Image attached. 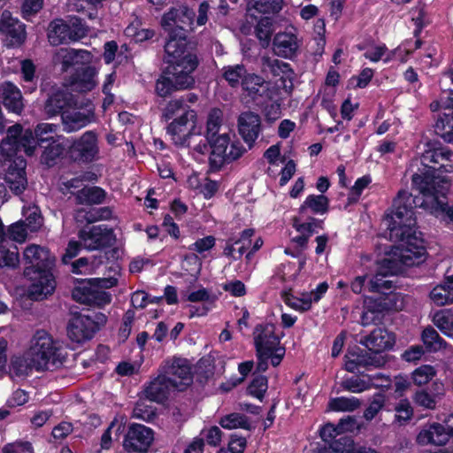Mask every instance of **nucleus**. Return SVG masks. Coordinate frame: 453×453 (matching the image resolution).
<instances>
[{"instance_id": "f257e3e1", "label": "nucleus", "mask_w": 453, "mask_h": 453, "mask_svg": "<svg viewBox=\"0 0 453 453\" xmlns=\"http://www.w3.org/2000/svg\"><path fill=\"white\" fill-rule=\"evenodd\" d=\"M431 176L413 174L412 185L418 190L420 196L413 197L405 190L398 192L394 200L392 210L387 213L383 223L391 231V237L397 239L406 237L413 249L407 247V253L403 254L404 263L419 265L425 261L426 249L420 233L415 229L416 218L414 208L420 207L446 224L453 223V204L445 202V196L449 189V182L446 180L438 181Z\"/></svg>"}, {"instance_id": "f03ea898", "label": "nucleus", "mask_w": 453, "mask_h": 453, "mask_svg": "<svg viewBox=\"0 0 453 453\" xmlns=\"http://www.w3.org/2000/svg\"><path fill=\"white\" fill-rule=\"evenodd\" d=\"M41 144L35 134L30 129L22 130L21 126L14 125L7 130V136L0 144L2 168L4 171V180L15 194L22 193L27 184L25 168L26 160L17 156L22 148L27 156H32Z\"/></svg>"}, {"instance_id": "7ed1b4c3", "label": "nucleus", "mask_w": 453, "mask_h": 453, "mask_svg": "<svg viewBox=\"0 0 453 453\" xmlns=\"http://www.w3.org/2000/svg\"><path fill=\"white\" fill-rule=\"evenodd\" d=\"M169 76H160L155 85L158 96L166 97L176 90L190 88L195 84L192 75L198 65L196 52L188 50L183 39H172L165 45Z\"/></svg>"}, {"instance_id": "20e7f679", "label": "nucleus", "mask_w": 453, "mask_h": 453, "mask_svg": "<svg viewBox=\"0 0 453 453\" xmlns=\"http://www.w3.org/2000/svg\"><path fill=\"white\" fill-rule=\"evenodd\" d=\"M197 101L196 94L188 93L169 100L162 109L161 119L172 120L166 127V133L176 145L190 147L193 140L202 135L197 112L190 107Z\"/></svg>"}, {"instance_id": "39448f33", "label": "nucleus", "mask_w": 453, "mask_h": 453, "mask_svg": "<svg viewBox=\"0 0 453 453\" xmlns=\"http://www.w3.org/2000/svg\"><path fill=\"white\" fill-rule=\"evenodd\" d=\"M27 358L36 371L61 366L66 358L65 349L44 330H38L30 340Z\"/></svg>"}, {"instance_id": "423d86ee", "label": "nucleus", "mask_w": 453, "mask_h": 453, "mask_svg": "<svg viewBox=\"0 0 453 453\" xmlns=\"http://www.w3.org/2000/svg\"><path fill=\"white\" fill-rule=\"evenodd\" d=\"M24 259L37 269V276L28 288L30 297L34 300H40L52 294L56 282L49 269L55 262L54 257L47 249L32 244L24 250Z\"/></svg>"}, {"instance_id": "0eeeda50", "label": "nucleus", "mask_w": 453, "mask_h": 453, "mask_svg": "<svg viewBox=\"0 0 453 453\" xmlns=\"http://www.w3.org/2000/svg\"><path fill=\"white\" fill-rule=\"evenodd\" d=\"M253 336L257 371L265 372L269 360L272 365H279L285 356V348L280 344L283 332L273 324L258 325L255 327Z\"/></svg>"}, {"instance_id": "6e6552de", "label": "nucleus", "mask_w": 453, "mask_h": 453, "mask_svg": "<svg viewBox=\"0 0 453 453\" xmlns=\"http://www.w3.org/2000/svg\"><path fill=\"white\" fill-rule=\"evenodd\" d=\"M388 238L399 243L391 250L388 257L381 260L379 265V272L370 279L368 289L371 292L384 293L385 290H389L392 288V281L387 280V276L402 273L403 266L414 265L404 263L403 257H402L403 254L407 253L403 250H407L408 246L413 249V247L408 243V239L405 236L394 239L391 237L390 230H388Z\"/></svg>"}, {"instance_id": "1a4fd4ad", "label": "nucleus", "mask_w": 453, "mask_h": 453, "mask_svg": "<svg viewBox=\"0 0 453 453\" xmlns=\"http://www.w3.org/2000/svg\"><path fill=\"white\" fill-rule=\"evenodd\" d=\"M117 282L114 277L89 280L75 287L72 295L81 303L102 308L111 302V295L105 289L117 285Z\"/></svg>"}, {"instance_id": "9d476101", "label": "nucleus", "mask_w": 453, "mask_h": 453, "mask_svg": "<svg viewBox=\"0 0 453 453\" xmlns=\"http://www.w3.org/2000/svg\"><path fill=\"white\" fill-rule=\"evenodd\" d=\"M194 17V12L185 5L173 7L165 13L161 20V26L169 34L167 42H170L172 39H183L186 42V47L196 52L195 48L188 42L185 33L186 27H189L190 30L195 29Z\"/></svg>"}, {"instance_id": "9b49d317", "label": "nucleus", "mask_w": 453, "mask_h": 453, "mask_svg": "<svg viewBox=\"0 0 453 453\" xmlns=\"http://www.w3.org/2000/svg\"><path fill=\"white\" fill-rule=\"evenodd\" d=\"M210 162L215 167L238 159L246 151L239 141H231L228 134L217 136L212 142Z\"/></svg>"}, {"instance_id": "f8f14e48", "label": "nucleus", "mask_w": 453, "mask_h": 453, "mask_svg": "<svg viewBox=\"0 0 453 453\" xmlns=\"http://www.w3.org/2000/svg\"><path fill=\"white\" fill-rule=\"evenodd\" d=\"M422 164L426 169L425 173L418 174L434 178L436 180L435 187L438 188L440 180H446L448 182L449 180L445 177L436 175L435 173H453V153L446 150H427L422 156Z\"/></svg>"}, {"instance_id": "ddd939ff", "label": "nucleus", "mask_w": 453, "mask_h": 453, "mask_svg": "<svg viewBox=\"0 0 453 453\" xmlns=\"http://www.w3.org/2000/svg\"><path fill=\"white\" fill-rule=\"evenodd\" d=\"M159 372L166 378L174 389L182 391L192 382L191 367L186 359L173 357L165 360Z\"/></svg>"}, {"instance_id": "4468645a", "label": "nucleus", "mask_w": 453, "mask_h": 453, "mask_svg": "<svg viewBox=\"0 0 453 453\" xmlns=\"http://www.w3.org/2000/svg\"><path fill=\"white\" fill-rule=\"evenodd\" d=\"M452 415L445 419L444 424L434 422L422 427L417 436V442L421 446H443L453 437Z\"/></svg>"}, {"instance_id": "2eb2a0df", "label": "nucleus", "mask_w": 453, "mask_h": 453, "mask_svg": "<svg viewBox=\"0 0 453 453\" xmlns=\"http://www.w3.org/2000/svg\"><path fill=\"white\" fill-rule=\"evenodd\" d=\"M79 237L84 248L89 250L111 247L117 241L113 230L105 225L92 226L82 229Z\"/></svg>"}, {"instance_id": "dca6fc26", "label": "nucleus", "mask_w": 453, "mask_h": 453, "mask_svg": "<svg viewBox=\"0 0 453 453\" xmlns=\"http://www.w3.org/2000/svg\"><path fill=\"white\" fill-rule=\"evenodd\" d=\"M154 441V432L142 424H132L125 436L123 447L128 453H146Z\"/></svg>"}, {"instance_id": "f3484780", "label": "nucleus", "mask_w": 453, "mask_h": 453, "mask_svg": "<svg viewBox=\"0 0 453 453\" xmlns=\"http://www.w3.org/2000/svg\"><path fill=\"white\" fill-rule=\"evenodd\" d=\"M301 44L302 40L299 38L297 28L290 26L275 35L273 50L279 57L292 58L297 54Z\"/></svg>"}, {"instance_id": "a211bd4d", "label": "nucleus", "mask_w": 453, "mask_h": 453, "mask_svg": "<svg viewBox=\"0 0 453 453\" xmlns=\"http://www.w3.org/2000/svg\"><path fill=\"white\" fill-rule=\"evenodd\" d=\"M0 33L4 36L7 44L12 47L20 46L27 39L25 24L13 17L8 10H4L1 14Z\"/></svg>"}, {"instance_id": "6ab92c4d", "label": "nucleus", "mask_w": 453, "mask_h": 453, "mask_svg": "<svg viewBox=\"0 0 453 453\" xmlns=\"http://www.w3.org/2000/svg\"><path fill=\"white\" fill-rule=\"evenodd\" d=\"M72 157L75 160L91 162L95 160L99 152L97 135L93 131L85 132L79 139L69 142Z\"/></svg>"}, {"instance_id": "aec40b11", "label": "nucleus", "mask_w": 453, "mask_h": 453, "mask_svg": "<svg viewBox=\"0 0 453 453\" xmlns=\"http://www.w3.org/2000/svg\"><path fill=\"white\" fill-rule=\"evenodd\" d=\"M328 284L326 282L319 283L317 288L311 292L303 293L301 296H296L290 292H284L282 299L286 305L297 311H306L311 307L312 303H318L326 293Z\"/></svg>"}, {"instance_id": "412c9836", "label": "nucleus", "mask_w": 453, "mask_h": 453, "mask_svg": "<svg viewBox=\"0 0 453 453\" xmlns=\"http://www.w3.org/2000/svg\"><path fill=\"white\" fill-rule=\"evenodd\" d=\"M61 119L65 132H76L94 121V109L91 106H87L66 110L62 113Z\"/></svg>"}, {"instance_id": "4be33fe9", "label": "nucleus", "mask_w": 453, "mask_h": 453, "mask_svg": "<svg viewBox=\"0 0 453 453\" xmlns=\"http://www.w3.org/2000/svg\"><path fill=\"white\" fill-rule=\"evenodd\" d=\"M94 327L90 315L74 314L69 320L67 334L73 342L81 343L94 336Z\"/></svg>"}, {"instance_id": "5701e85b", "label": "nucleus", "mask_w": 453, "mask_h": 453, "mask_svg": "<svg viewBox=\"0 0 453 453\" xmlns=\"http://www.w3.org/2000/svg\"><path fill=\"white\" fill-rule=\"evenodd\" d=\"M262 70L265 73H270L273 76H280V81L283 85V89L287 94L292 90L293 72L289 64L271 57L262 58Z\"/></svg>"}, {"instance_id": "b1692460", "label": "nucleus", "mask_w": 453, "mask_h": 453, "mask_svg": "<svg viewBox=\"0 0 453 453\" xmlns=\"http://www.w3.org/2000/svg\"><path fill=\"white\" fill-rule=\"evenodd\" d=\"M91 59L92 56L89 51L72 48H60L53 57L54 64L61 65L63 71H66L73 65L88 64Z\"/></svg>"}, {"instance_id": "393cba45", "label": "nucleus", "mask_w": 453, "mask_h": 453, "mask_svg": "<svg viewBox=\"0 0 453 453\" xmlns=\"http://www.w3.org/2000/svg\"><path fill=\"white\" fill-rule=\"evenodd\" d=\"M361 343L371 351L379 353L390 349L393 347L395 336L384 328H376L361 340Z\"/></svg>"}, {"instance_id": "a878e982", "label": "nucleus", "mask_w": 453, "mask_h": 453, "mask_svg": "<svg viewBox=\"0 0 453 453\" xmlns=\"http://www.w3.org/2000/svg\"><path fill=\"white\" fill-rule=\"evenodd\" d=\"M390 384V380L380 373L376 374L372 378L364 380L357 377L346 379L342 381V387L351 393H362L374 387H388Z\"/></svg>"}, {"instance_id": "bb28decb", "label": "nucleus", "mask_w": 453, "mask_h": 453, "mask_svg": "<svg viewBox=\"0 0 453 453\" xmlns=\"http://www.w3.org/2000/svg\"><path fill=\"white\" fill-rule=\"evenodd\" d=\"M260 124V117L255 112L245 111L239 116V133L247 143L251 145L258 137Z\"/></svg>"}, {"instance_id": "cd10ccee", "label": "nucleus", "mask_w": 453, "mask_h": 453, "mask_svg": "<svg viewBox=\"0 0 453 453\" xmlns=\"http://www.w3.org/2000/svg\"><path fill=\"white\" fill-rule=\"evenodd\" d=\"M254 230H243L237 239H229L224 250V254L233 259L240 258L246 251L250 250Z\"/></svg>"}, {"instance_id": "c85d7f7f", "label": "nucleus", "mask_w": 453, "mask_h": 453, "mask_svg": "<svg viewBox=\"0 0 453 453\" xmlns=\"http://www.w3.org/2000/svg\"><path fill=\"white\" fill-rule=\"evenodd\" d=\"M97 72L94 67L86 66L78 69L72 76L70 84L79 92L91 91L97 85Z\"/></svg>"}, {"instance_id": "c756f323", "label": "nucleus", "mask_w": 453, "mask_h": 453, "mask_svg": "<svg viewBox=\"0 0 453 453\" xmlns=\"http://www.w3.org/2000/svg\"><path fill=\"white\" fill-rule=\"evenodd\" d=\"M0 96L6 109L19 114L24 107L20 90L11 82H4L0 86Z\"/></svg>"}, {"instance_id": "7c9ffc66", "label": "nucleus", "mask_w": 453, "mask_h": 453, "mask_svg": "<svg viewBox=\"0 0 453 453\" xmlns=\"http://www.w3.org/2000/svg\"><path fill=\"white\" fill-rule=\"evenodd\" d=\"M173 389H174L173 386L159 372L158 376L145 388L144 394L146 398L149 400L161 403L167 397V395Z\"/></svg>"}, {"instance_id": "2f4dec72", "label": "nucleus", "mask_w": 453, "mask_h": 453, "mask_svg": "<svg viewBox=\"0 0 453 453\" xmlns=\"http://www.w3.org/2000/svg\"><path fill=\"white\" fill-rule=\"evenodd\" d=\"M72 101V95L65 89L54 90L44 104V111L49 116H55L61 112V111Z\"/></svg>"}, {"instance_id": "473e14b6", "label": "nucleus", "mask_w": 453, "mask_h": 453, "mask_svg": "<svg viewBox=\"0 0 453 453\" xmlns=\"http://www.w3.org/2000/svg\"><path fill=\"white\" fill-rule=\"evenodd\" d=\"M434 387L433 393L424 389L417 391L413 396L414 403L425 409L434 410L437 402L444 395V388L442 383L437 381L434 383Z\"/></svg>"}, {"instance_id": "72a5a7b5", "label": "nucleus", "mask_w": 453, "mask_h": 453, "mask_svg": "<svg viewBox=\"0 0 453 453\" xmlns=\"http://www.w3.org/2000/svg\"><path fill=\"white\" fill-rule=\"evenodd\" d=\"M48 38L51 44L58 45L67 40H76L72 35L70 27L62 19H55L50 22L48 31Z\"/></svg>"}, {"instance_id": "f704fd0d", "label": "nucleus", "mask_w": 453, "mask_h": 453, "mask_svg": "<svg viewBox=\"0 0 453 453\" xmlns=\"http://www.w3.org/2000/svg\"><path fill=\"white\" fill-rule=\"evenodd\" d=\"M329 200L324 195H310L300 207V213L304 214L310 209L315 214H325L328 211Z\"/></svg>"}, {"instance_id": "c9c22d12", "label": "nucleus", "mask_w": 453, "mask_h": 453, "mask_svg": "<svg viewBox=\"0 0 453 453\" xmlns=\"http://www.w3.org/2000/svg\"><path fill=\"white\" fill-rule=\"evenodd\" d=\"M265 86V80L255 73H250L242 83L243 91L253 100L262 97Z\"/></svg>"}, {"instance_id": "e433bc0d", "label": "nucleus", "mask_w": 453, "mask_h": 453, "mask_svg": "<svg viewBox=\"0 0 453 453\" xmlns=\"http://www.w3.org/2000/svg\"><path fill=\"white\" fill-rule=\"evenodd\" d=\"M431 301L437 306H444L453 303V286L443 283L435 286L430 292Z\"/></svg>"}, {"instance_id": "4c0bfd02", "label": "nucleus", "mask_w": 453, "mask_h": 453, "mask_svg": "<svg viewBox=\"0 0 453 453\" xmlns=\"http://www.w3.org/2000/svg\"><path fill=\"white\" fill-rule=\"evenodd\" d=\"M66 147H69V142L66 138H57L56 142L49 143L42 155V161L50 165L53 162L60 157Z\"/></svg>"}, {"instance_id": "58836bf2", "label": "nucleus", "mask_w": 453, "mask_h": 453, "mask_svg": "<svg viewBox=\"0 0 453 453\" xmlns=\"http://www.w3.org/2000/svg\"><path fill=\"white\" fill-rule=\"evenodd\" d=\"M433 323L447 336L453 335V311L444 309L436 311L433 317Z\"/></svg>"}, {"instance_id": "ea45409f", "label": "nucleus", "mask_w": 453, "mask_h": 453, "mask_svg": "<svg viewBox=\"0 0 453 453\" xmlns=\"http://www.w3.org/2000/svg\"><path fill=\"white\" fill-rule=\"evenodd\" d=\"M354 426L355 420L352 418L348 417L347 418L341 419L337 426H334L331 424L326 425L321 429L320 435L324 441H329L341 433L347 430H351Z\"/></svg>"}, {"instance_id": "a19ab883", "label": "nucleus", "mask_w": 453, "mask_h": 453, "mask_svg": "<svg viewBox=\"0 0 453 453\" xmlns=\"http://www.w3.org/2000/svg\"><path fill=\"white\" fill-rule=\"evenodd\" d=\"M422 342L428 351L436 352L446 348V342L440 337L433 327H426L422 332Z\"/></svg>"}, {"instance_id": "79ce46f5", "label": "nucleus", "mask_w": 453, "mask_h": 453, "mask_svg": "<svg viewBox=\"0 0 453 453\" xmlns=\"http://www.w3.org/2000/svg\"><path fill=\"white\" fill-rule=\"evenodd\" d=\"M432 111H441L440 115L453 117V90L443 91L439 99L430 104Z\"/></svg>"}, {"instance_id": "37998d69", "label": "nucleus", "mask_w": 453, "mask_h": 453, "mask_svg": "<svg viewBox=\"0 0 453 453\" xmlns=\"http://www.w3.org/2000/svg\"><path fill=\"white\" fill-rule=\"evenodd\" d=\"M19 263L18 247L14 244L8 246V243L2 242L0 244V265L14 268Z\"/></svg>"}, {"instance_id": "c03bdc74", "label": "nucleus", "mask_w": 453, "mask_h": 453, "mask_svg": "<svg viewBox=\"0 0 453 453\" xmlns=\"http://www.w3.org/2000/svg\"><path fill=\"white\" fill-rule=\"evenodd\" d=\"M331 448L335 453H378L371 448H356L353 441L349 437H341L332 443Z\"/></svg>"}, {"instance_id": "a18cd8bd", "label": "nucleus", "mask_w": 453, "mask_h": 453, "mask_svg": "<svg viewBox=\"0 0 453 453\" xmlns=\"http://www.w3.org/2000/svg\"><path fill=\"white\" fill-rule=\"evenodd\" d=\"M361 402L357 397H334L328 402V408L333 411H353L358 409Z\"/></svg>"}, {"instance_id": "49530a36", "label": "nucleus", "mask_w": 453, "mask_h": 453, "mask_svg": "<svg viewBox=\"0 0 453 453\" xmlns=\"http://www.w3.org/2000/svg\"><path fill=\"white\" fill-rule=\"evenodd\" d=\"M58 129V125L50 123H40L36 126L35 134L40 143H51L56 142L57 138H65L64 136L58 135L57 134Z\"/></svg>"}, {"instance_id": "de8ad7c7", "label": "nucleus", "mask_w": 453, "mask_h": 453, "mask_svg": "<svg viewBox=\"0 0 453 453\" xmlns=\"http://www.w3.org/2000/svg\"><path fill=\"white\" fill-rule=\"evenodd\" d=\"M223 113L219 109L210 111L206 122V141L212 144L213 137L219 133L222 123Z\"/></svg>"}, {"instance_id": "09e8293b", "label": "nucleus", "mask_w": 453, "mask_h": 453, "mask_svg": "<svg viewBox=\"0 0 453 453\" xmlns=\"http://www.w3.org/2000/svg\"><path fill=\"white\" fill-rule=\"evenodd\" d=\"M437 374L436 369L430 365H423L411 372V380L416 386L421 387L430 382Z\"/></svg>"}, {"instance_id": "8fccbe9b", "label": "nucleus", "mask_w": 453, "mask_h": 453, "mask_svg": "<svg viewBox=\"0 0 453 453\" xmlns=\"http://www.w3.org/2000/svg\"><path fill=\"white\" fill-rule=\"evenodd\" d=\"M78 200L83 203H101L105 198V192L99 187H88L81 188L78 195Z\"/></svg>"}, {"instance_id": "3c124183", "label": "nucleus", "mask_w": 453, "mask_h": 453, "mask_svg": "<svg viewBox=\"0 0 453 453\" xmlns=\"http://www.w3.org/2000/svg\"><path fill=\"white\" fill-rule=\"evenodd\" d=\"M219 425L228 430L243 428L250 429V423L248 421V418L241 413H231L222 417L219 420Z\"/></svg>"}, {"instance_id": "603ef678", "label": "nucleus", "mask_w": 453, "mask_h": 453, "mask_svg": "<svg viewBox=\"0 0 453 453\" xmlns=\"http://www.w3.org/2000/svg\"><path fill=\"white\" fill-rule=\"evenodd\" d=\"M434 129L445 142H453V117L439 115Z\"/></svg>"}, {"instance_id": "864d4df0", "label": "nucleus", "mask_w": 453, "mask_h": 453, "mask_svg": "<svg viewBox=\"0 0 453 453\" xmlns=\"http://www.w3.org/2000/svg\"><path fill=\"white\" fill-rule=\"evenodd\" d=\"M250 73H247L243 65H234L224 67V78L231 87H237L240 81L246 78Z\"/></svg>"}, {"instance_id": "5fc2aeb1", "label": "nucleus", "mask_w": 453, "mask_h": 453, "mask_svg": "<svg viewBox=\"0 0 453 453\" xmlns=\"http://www.w3.org/2000/svg\"><path fill=\"white\" fill-rule=\"evenodd\" d=\"M380 305L383 310L401 311L404 307V297L400 293L390 292L381 297Z\"/></svg>"}, {"instance_id": "6e6d98bb", "label": "nucleus", "mask_w": 453, "mask_h": 453, "mask_svg": "<svg viewBox=\"0 0 453 453\" xmlns=\"http://www.w3.org/2000/svg\"><path fill=\"white\" fill-rule=\"evenodd\" d=\"M395 52L394 51H388V48L385 44H379V45H372L370 48L366 50L364 56L365 58L369 59L372 62H378L384 56L386 58H384L385 62H388L393 58Z\"/></svg>"}, {"instance_id": "4d7b16f0", "label": "nucleus", "mask_w": 453, "mask_h": 453, "mask_svg": "<svg viewBox=\"0 0 453 453\" xmlns=\"http://www.w3.org/2000/svg\"><path fill=\"white\" fill-rule=\"evenodd\" d=\"M28 229L29 227L25 221H17L9 226L7 230L8 238L16 242L22 243L27 237Z\"/></svg>"}, {"instance_id": "13d9d810", "label": "nucleus", "mask_w": 453, "mask_h": 453, "mask_svg": "<svg viewBox=\"0 0 453 453\" xmlns=\"http://www.w3.org/2000/svg\"><path fill=\"white\" fill-rule=\"evenodd\" d=\"M123 431V426L117 420L111 421L107 430L104 433L101 438V445L104 449H109L111 444V441L119 440V435Z\"/></svg>"}, {"instance_id": "bf43d9fd", "label": "nucleus", "mask_w": 453, "mask_h": 453, "mask_svg": "<svg viewBox=\"0 0 453 453\" xmlns=\"http://www.w3.org/2000/svg\"><path fill=\"white\" fill-rule=\"evenodd\" d=\"M272 32L271 19L268 17L262 18L256 27V35L264 47L268 45Z\"/></svg>"}, {"instance_id": "052dcab7", "label": "nucleus", "mask_w": 453, "mask_h": 453, "mask_svg": "<svg viewBox=\"0 0 453 453\" xmlns=\"http://www.w3.org/2000/svg\"><path fill=\"white\" fill-rule=\"evenodd\" d=\"M267 379L264 375L256 376L248 387L249 395L261 400L267 390Z\"/></svg>"}, {"instance_id": "680f3d73", "label": "nucleus", "mask_w": 453, "mask_h": 453, "mask_svg": "<svg viewBox=\"0 0 453 453\" xmlns=\"http://www.w3.org/2000/svg\"><path fill=\"white\" fill-rule=\"evenodd\" d=\"M288 95L287 94L283 89V85L280 83V85L278 84V81L275 82L274 85L265 82V88L262 93V96L266 97L269 100L273 101H282L283 96Z\"/></svg>"}, {"instance_id": "e2e57ef3", "label": "nucleus", "mask_w": 453, "mask_h": 453, "mask_svg": "<svg viewBox=\"0 0 453 453\" xmlns=\"http://www.w3.org/2000/svg\"><path fill=\"white\" fill-rule=\"evenodd\" d=\"M253 8L261 13H274L281 9V0H254Z\"/></svg>"}, {"instance_id": "0e129e2a", "label": "nucleus", "mask_w": 453, "mask_h": 453, "mask_svg": "<svg viewBox=\"0 0 453 453\" xmlns=\"http://www.w3.org/2000/svg\"><path fill=\"white\" fill-rule=\"evenodd\" d=\"M23 215L26 217L25 222L30 231H35L41 226V215L37 207L33 206L24 210Z\"/></svg>"}, {"instance_id": "69168bd1", "label": "nucleus", "mask_w": 453, "mask_h": 453, "mask_svg": "<svg viewBox=\"0 0 453 453\" xmlns=\"http://www.w3.org/2000/svg\"><path fill=\"white\" fill-rule=\"evenodd\" d=\"M134 319V312L131 310L127 311L123 316L122 323L119 330V337L121 341L125 342L130 335Z\"/></svg>"}, {"instance_id": "338daca9", "label": "nucleus", "mask_w": 453, "mask_h": 453, "mask_svg": "<svg viewBox=\"0 0 453 453\" xmlns=\"http://www.w3.org/2000/svg\"><path fill=\"white\" fill-rule=\"evenodd\" d=\"M385 403V396L381 394H376L373 395V398L368 406V408L365 410L364 413V417L367 420L372 419L377 413L382 409Z\"/></svg>"}, {"instance_id": "774afa93", "label": "nucleus", "mask_w": 453, "mask_h": 453, "mask_svg": "<svg viewBox=\"0 0 453 453\" xmlns=\"http://www.w3.org/2000/svg\"><path fill=\"white\" fill-rule=\"evenodd\" d=\"M216 240L213 236L208 235L203 238L196 240L194 243L189 246V250L197 253H203L209 251L215 246Z\"/></svg>"}]
</instances>
